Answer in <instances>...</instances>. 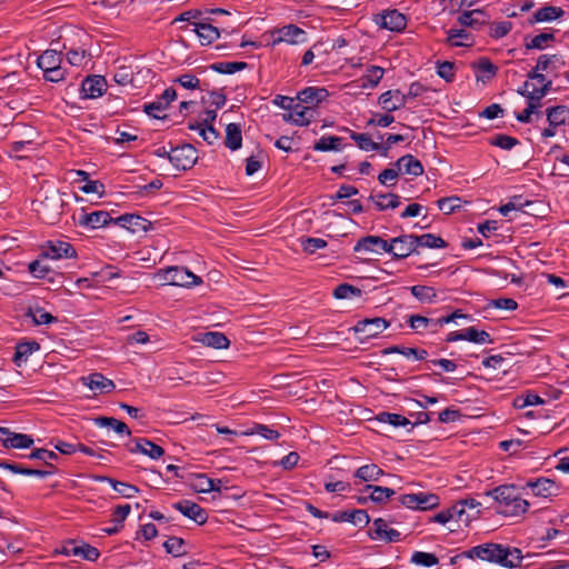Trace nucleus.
<instances>
[{"label": "nucleus", "instance_id": "nucleus-1", "mask_svg": "<svg viewBox=\"0 0 569 569\" xmlns=\"http://www.w3.org/2000/svg\"><path fill=\"white\" fill-rule=\"evenodd\" d=\"M462 556L469 559H481L509 569L520 567L523 558L520 549L493 542L475 546L463 551Z\"/></svg>", "mask_w": 569, "mask_h": 569}, {"label": "nucleus", "instance_id": "nucleus-2", "mask_svg": "<svg viewBox=\"0 0 569 569\" xmlns=\"http://www.w3.org/2000/svg\"><path fill=\"white\" fill-rule=\"evenodd\" d=\"M486 496L497 503L496 511L505 517H519L525 515L530 503L523 499L519 488L515 485H501L488 490Z\"/></svg>", "mask_w": 569, "mask_h": 569}, {"label": "nucleus", "instance_id": "nucleus-3", "mask_svg": "<svg viewBox=\"0 0 569 569\" xmlns=\"http://www.w3.org/2000/svg\"><path fill=\"white\" fill-rule=\"evenodd\" d=\"M162 284H170L177 287L198 286L202 282L201 278L184 267L173 266L166 269H160L156 273Z\"/></svg>", "mask_w": 569, "mask_h": 569}, {"label": "nucleus", "instance_id": "nucleus-4", "mask_svg": "<svg viewBox=\"0 0 569 569\" xmlns=\"http://www.w3.org/2000/svg\"><path fill=\"white\" fill-rule=\"evenodd\" d=\"M64 201L58 190L44 196V198L37 202V212L41 219L47 223L54 224L59 221L63 213Z\"/></svg>", "mask_w": 569, "mask_h": 569}, {"label": "nucleus", "instance_id": "nucleus-5", "mask_svg": "<svg viewBox=\"0 0 569 569\" xmlns=\"http://www.w3.org/2000/svg\"><path fill=\"white\" fill-rule=\"evenodd\" d=\"M401 506L412 510H431L439 506L440 499L436 493L419 491L416 493H405L399 497Z\"/></svg>", "mask_w": 569, "mask_h": 569}, {"label": "nucleus", "instance_id": "nucleus-6", "mask_svg": "<svg viewBox=\"0 0 569 569\" xmlns=\"http://www.w3.org/2000/svg\"><path fill=\"white\" fill-rule=\"evenodd\" d=\"M389 326V321L385 318L376 317L359 320L352 329L358 335L359 341L365 342L379 336Z\"/></svg>", "mask_w": 569, "mask_h": 569}, {"label": "nucleus", "instance_id": "nucleus-7", "mask_svg": "<svg viewBox=\"0 0 569 569\" xmlns=\"http://www.w3.org/2000/svg\"><path fill=\"white\" fill-rule=\"evenodd\" d=\"M198 160V150L190 143L170 149V162L178 170L191 169Z\"/></svg>", "mask_w": 569, "mask_h": 569}, {"label": "nucleus", "instance_id": "nucleus-8", "mask_svg": "<svg viewBox=\"0 0 569 569\" xmlns=\"http://www.w3.org/2000/svg\"><path fill=\"white\" fill-rule=\"evenodd\" d=\"M389 252L393 259H405L412 254L417 249L416 234H401L391 238L389 241Z\"/></svg>", "mask_w": 569, "mask_h": 569}, {"label": "nucleus", "instance_id": "nucleus-9", "mask_svg": "<svg viewBox=\"0 0 569 569\" xmlns=\"http://www.w3.org/2000/svg\"><path fill=\"white\" fill-rule=\"evenodd\" d=\"M40 257L52 260L72 259L77 257V251L73 246L67 241H48L42 247Z\"/></svg>", "mask_w": 569, "mask_h": 569}, {"label": "nucleus", "instance_id": "nucleus-10", "mask_svg": "<svg viewBox=\"0 0 569 569\" xmlns=\"http://www.w3.org/2000/svg\"><path fill=\"white\" fill-rule=\"evenodd\" d=\"M61 553L64 556L79 557L88 561H97L100 557V551L96 547L84 542L77 543L73 540L67 541L62 546Z\"/></svg>", "mask_w": 569, "mask_h": 569}, {"label": "nucleus", "instance_id": "nucleus-11", "mask_svg": "<svg viewBox=\"0 0 569 569\" xmlns=\"http://www.w3.org/2000/svg\"><path fill=\"white\" fill-rule=\"evenodd\" d=\"M273 34H278L277 38L273 39L272 44L276 46L280 42H287L289 44H299L305 43L307 41V32L296 24H287L282 28L277 29L272 32Z\"/></svg>", "mask_w": 569, "mask_h": 569}, {"label": "nucleus", "instance_id": "nucleus-12", "mask_svg": "<svg viewBox=\"0 0 569 569\" xmlns=\"http://www.w3.org/2000/svg\"><path fill=\"white\" fill-rule=\"evenodd\" d=\"M111 222L114 223V219L110 216L108 211L103 210L87 213L82 209L78 217V224L87 229L102 228Z\"/></svg>", "mask_w": 569, "mask_h": 569}, {"label": "nucleus", "instance_id": "nucleus-13", "mask_svg": "<svg viewBox=\"0 0 569 569\" xmlns=\"http://www.w3.org/2000/svg\"><path fill=\"white\" fill-rule=\"evenodd\" d=\"M389 250H390L389 241L385 240L383 238H381L379 236L362 237L356 242V244L353 247L355 252L366 251V252H373L377 254H380L382 252L388 253Z\"/></svg>", "mask_w": 569, "mask_h": 569}, {"label": "nucleus", "instance_id": "nucleus-14", "mask_svg": "<svg viewBox=\"0 0 569 569\" xmlns=\"http://www.w3.org/2000/svg\"><path fill=\"white\" fill-rule=\"evenodd\" d=\"M526 487L530 488L535 496L542 498L558 496L560 491V486L555 480L545 477L528 480Z\"/></svg>", "mask_w": 569, "mask_h": 569}, {"label": "nucleus", "instance_id": "nucleus-15", "mask_svg": "<svg viewBox=\"0 0 569 569\" xmlns=\"http://www.w3.org/2000/svg\"><path fill=\"white\" fill-rule=\"evenodd\" d=\"M172 507L180 511L184 517L193 520L198 525H203L208 520L207 511L198 503L190 500H180Z\"/></svg>", "mask_w": 569, "mask_h": 569}, {"label": "nucleus", "instance_id": "nucleus-16", "mask_svg": "<svg viewBox=\"0 0 569 569\" xmlns=\"http://www.w3.org/2000/svg\"><path fill=\"white\" fill-rule=\"evenodd\" d=\"M376 22L383 29L400 32L407 26V18L398 10H387L385 13L379 16Z\"/></svg>", "mask_w": 569, "mask_h": 569}, {"label": "nucleus", "instance_id": "nucleus-17", "mask_svg": "<svg viewBox=\"0 0 569 569\" xmlns=\"http://www.w3.org/2000/svg\"><path fill=\"white\" fill-rule=\"evenodd\" d=\"M457 22L461 27L480 30L483 26L489 23V16L480 9L463 11L457 18Z\"/></svg>", "mask_w": 569, "mask_h": 569}, {"label": "nucleus", "instance_id": "nucleus-18", "mask_svg": "<svg viewBox=\"0 0 569 569\" xmlns=\"http://www.w3.org/2000/svg\"><path fill=\"white\" fill-rule=\"evenodd\" d=\"M107 89V81L102 76H89L81 84V94L86 99L101 97Z\"/></svg>", "mask_w": 569, "mask_h": 569}, {"label": "nucleus", "instance_id": "nucleus-19", "mask_svg": "<svg viewBox=\"0 0 569 569\" xmlns=\"http://www.w3.org/2000/svg\"><path fill=\"white\" fill-rule=\"evenodd\" d=\"M369 536L373 540H383L386 542L400 541V532L396 529L388 528L387 521L382 518L373 520V529L370 530Z\"/></svg>", "mask_w": 569, "mask_h": 569}, {"label": "nucleus", "instance_id": "nucleus-20", "mask_svg": "<svg viewBox=\"0 0 569 569\" xmlns=\"http://www.w3.org/2000/svg\"><path fill=\"white\" fill-rule=\"evenodd\" d=\"M0 468L9 470L13 473H19L23 476H36L39 478H46L57 472V468L54 466H51L50 469H36L24 467L20 463L9 462L6 460L0 461Z\"/></svg>", "mask_w": 569, "mask_h": 569}, {"label": "nucleus", "instance_id": "nucleus-21", "mask_svg": "<svg viewBox=\"0 0 569 569\" xmlns=\"http://www.w3.org/2000/svg\"><path fill=\"white\" fill-rule=\"evenodd\" d=\"M330 519L335 522H350L355 526L365 527L370 522V517L363 509H355L351 511H337L331 515Z\"/></svg>", "mask_w": 569, "mask_h": 569}, {"label": "nucleus", "instance_id": "nucleus-22", "mask_svg": "<svg viewBox=\"0 0 569 569\" xmlns=\"http://www.w3.org/2000/svg\"><path fill=\"white\" fill-rule=\"evenodd\" d=\"M313 117V110L311 107L301 106V102L296 103V109H291V112L282 116L286 122L293 123L296 126L305 127L311 122Z\"/></svg>", "mask_w": 569, "mask_h": 569}, {"label": "nucleus", "instance_id": "nucleus-23", "mask_svg": "<svg viewBox=\"0 0 569 569\" xmlns=\"http://www.w3.org/2000/svg\"><path fill=\"white\" fill-rule=\"evenodd\" d=\"M379 104L387 112H393L406 106V97L400 90H388L380 94Z\"/></svg>", "mask_w": 569, "mask_h": 569}, {"label": "nucleus", "instance_id": "nucleus-24", "mask_svg": "<svg viewBox=\"0 0 569 569\" xmlns=\"http://www.w3.org/2000/svg\"><path fill=\"white\" fill-rule=\"evenodd\" d=\"M328 97L329 91L326 88L308 87L298 93L297 99L312 109L320 102L325 101Z\"/></svg>", "mask_w": 569, "mask_h": 569}, {"label": "nucleus", "instance_id": "nucleus-25", "mask_svg": "<svg viewBox=\"0 0 569 569\" xmlns=\"http://www.w3.org/2000/svg\"><path fill=\"white\" fill-rule=\"evenodd\" d=\"M116 224L128 228L131 232L147 231L151 222L147 219L132 213H126L114 219Z\"/></svg>", "mask_w": 569, "mask_h": 569}, {"label": "nucleus", "instance_id": "nucleus-26", "mask_svg": "<svg viewBox=\"0 0 569 569\" xmlns=\"http://www.w3.org/2000/svg\"><path fill=\"white\" fill-rule=\"evenodd\" d=\"M393 166L398 168L399 172L415 177L421 176L423 173L422 163L412 154H405L400 157Z\"/></svg>", "mask_w": 569, "mask_h": 569}, {"label": "nucleus", "instance_id": "nucleus-27", "mask_svg": "<svg viewBox=\"0 0 569 569\" xmlns=\"http://www.w3.org/2000/svg\"><path fill=\"white\" fill-rule=\"evenodd\" d=\"M192 31L197 33L202 46H209L220 37V31L209 22H193Z\"/></svg>", "mask_w": 569, "mask_h": 569}, {"label": "nucleus", "instance_id": "nucleus-28", "mask_svg": "<svg viewBox=\"0 0 569 569\" xmlns=\"http://www.w3.org/2000/svg\"><path fill=\"white\" fill-rule=\"evenodd\" d=\"M130 452H140L151 459H159L163 456L164 450L146 438H138L134 440V447L130 448Z\"/></svg>", "mask_w": 569, "mask_h": 569}, {"label": "nucleus", "instance_id": "nucleus-29", "mask_svg": "<svg viewBox=\"0 0 569 569\" xmlns=\"http://www.w3.org/2000/svg\"><path fill=\"white\" fill-rule=\"evenodd\" d=\"M83 383L92 391L110 392L114 389L112 380L106 378L102 373L94 372L82 378Z\"/></svg>", "mask_w": 569, "mask_h": 569}, {"label": "nucleus", "instance_id": "nucleus-30", "mask_svg": "<svg viewBox=\"0 0 569 569\" xmlns=\"http://www.w3.org/2000/svg\"><path fill=\"white\" fill-rule=\"evenodd\" d=\"M40 349V345L36 340L23 341L17 343L16 352L13 356V362L20 367L22 363H26L29 357Z\"/></svg>", "mask_w": 569, "mask_h": 569}, {"label": "nucleus", "instance_id": "nucleus-31", "mask_svg": "<svg viewBox=\"0 0 569 569\" xmlns=\"http://www.w3.org/2000/svg\"><path fill=\"white\" fill-rule=\"evenodd\" d=\"M473 37L471 33L462 29H449L447 31L446 43L451 47H468L473 44Z\"/></svg>", "mask_w": 569, "mask_h": 569}, {"label": "nucleus", "instance_id": "nucleus-32", "mask_svg": "<svg viewBox=\"0 0 569 569\" xmlns=\"http://www.w3.org/2000/svg\"><path fill=\"white\" fill-rule=\"evenodd\" d=\"M545 113L548 123L557 124L559 127L566 124L569 120V107L566 104L548 107Z\"/></svg>", "mask_w": 569, "mask_h": 569}, {"label": "nucleus", "instance_id": "nucleus-33", "mask_svg": "<svg viewBox=\"0 0 569 569\" xmlns=\"http://www.w3.org/2000/svg\"><path fill=\"white\" fill-rule=\"evenodd\" d=\"M369 199L375 202L379 211L395 209L400 204V197L396 193H371Z\"/></svg>", "mask_w": 569, "mask_h": 569}, {"label": "nucleus", "instance_id": "nucleus-34", "mask_svg": "<svg viewBox=\"0 0 569 569\" xmlns=\"http://www.w3.org/2000/svg\"><path fill=\"white\" fill-rule=\"evenodd\" d=\"M346 132L350 133V138L357 143V146L365 151H378L380 152L382 149V144L375 142L371 137L367 133H358L348 128L342 129Z\"/></svg>", "mask_w": 569, "mask_h": 569}, {"label": "nucleus", "instance_id": "nucleus-35", "mask_svg": "<svg viewBox=\"0 0 569 569\" xmlns=\"http://www.w3.org/2000/svg\"><path fill=\"white\" fill-rule=\"evenodd\" d=\"M62 62L61 52L57 50H46L41 56L37 59V66L42 70H50L59 67Z\"/></svg>", "mask_w": 569, "mask_h": 569}, {"label": "nucleus", "instance_id": "nucleus-36", "mask_svg": "<svg viewBox=\"0 0 569 569\" xmlns=\"http://www.w3.org/2000/svg\"><path fill=\"white\" fill-rule=\"evenodd\" d=\"M224 144L230 150L234 151L241 148L242 134L241 127L238 123H229L226 127Z\"/></svg>", "mask_w": 569, "mask_h": 569}, {"label": "nucleus", "instance_id": "nucleus-37", "mask_svg": "<svg viewBox=\"0 0 569 569\" xmlns=\"http://www.w3.org/2000/svg\"><path fill=\"white\" fill-rule=\"evenodd\" d=\"M563 14L565 11L559 7L545 6L533 13L531 23L552 21L562 17Z\"/></svg>", "mask_w": 569, "mask_h": 569}, {"label": "nucleus", "instance_id": "nucleus-38", "mask_svg": "<svg viewBox=\"0 0 569 569\" xmlns=\"http://www.w3.org/2000/svg\"><path fill=\"white\" fill-rule=\"evenodd\" d=\"M342 148V138L337 136H323L313 144V150L321 152L340 151Z\"/></svg>", "mask_w": 569, "mask_h": 569}, {"label": "nucleus", "instance_id": "nucleus-39", "mask_svg": "<svg viewBox=\"0 0 569 569\" xmlns=\"http://www.w3.org/2000/svg\"><path fill=\"white\" fill-rule=\"evenodd\" d=\"M383 475V470L375 463L361 466L355 472V477L365 482L378 481Z\"/></svg>", "mask_w": 569, "mask_h": 569}, {"label": "nucleus", "instance_id": "nucleus-40", "mask_svg": "<svg viewBox=\"0 0 569 569\" xmlns=\"http://www.w3.org/2000/svg\"><path fill=\"white\" fill-rule=\"evenodd\" d=\"M99 480L107 481L123 498H133L139 492V489L136 486L116 480L113 478L100 477Z\"/></svg>", "mask_w": 569, "mask_h": 569}, {"label": "nucleus", "instance_id": "nucleus-41", "mask_svg": "<svg viewBox=\"0 0 569 569\" xmlns=\"http://www.w3.org/2000/svg\"><path fill=\"white\" fill-rule=\"evenodd\" d=\"M94 425L100 428H104V427L112 428L117 433H120V435H126V436L131 435L129 427L124 422H122L113 417H97V418H94Z\"/></svg>", "mask_w": 569, "mask_h": 569}, {"label": "nucleus", "instance_id": "nucleus-42", "mask_svg": "<svg viewBox=\"0 0 569 569\" xmlns=\"http://www.w3.org/2000/svg\"><path fill=\"white\" fill-rule=\"evenodd\" d=\"M26 317L31 318L36 326L50 325L57 321L56 317L39 306L30 307L26 312Z\"/></svg>", "mask_w": 569, "mask_h": 569}, {"label": "nucleus", "instance_id": "nucleus-43", "mask_svg": "<svg viewBox=\"0 0 569 569\" xmlns=\"http://www.w3.org/2000/svg\"><path fill=\"white\" fill-rule=\"evenodd\" d=\"M201 341L204 346L214 349H227L230 345L229 339L222 332L217 331L206 332Z\"/></svg>", "mask_w": 569, "mask_h": 569}, {"label": "nucleus", "instance_id": "nucleus-44", "mask_svg": "<svg viewBox=\"0 0 569 569\" xmlns=\"http://www.w3.org/2000/svg\"><path fill=\"white\" fill-rule=\"evenodd\" d=\"M416 243L418 247H426L430 249H443L448 247V243L440 237L433 233H423L421 236L416 234Z\"/></svg>", "mask_w": 569, "mask_h": 569}, {"label": "nucleus", "instance_id": "nucleus-45", "mask_svg": "<svg viewBox=\"0 0 569 569\" xmlns=\"http://www.w3.org/2000/svg\"><path fill=\"white\" fill-rule=\"evenodd\" d=\"M247 67L248 63L242 61H221L212 63L210 69L222 74H233L244 70Z\"/></svg>", "mask_w": 569, "mask_h": 569}, {"label": "nucleus", "instance_id": "nucleus-46", "mask_svg": "<svg viewBox=\"0 0 569 569\" xmlns=\"http://www.w3.org/2000/svg\"><path fill=\"white\" fill-rule=\"evenodd\" d=\"M363 490L371 491L369 498L375 503H382L396 493V491L391 488L373 485H367Z\"/></svg>", "mask_w": 569, "mask_h": 569}, {"label": "nucleus", "instance_id": "nucleus-47", "mask_svg": "<svg viewBox=\"0 0 569 569\" xmlns=\"http://www.w3.org/2000/svg\"><path fill=\"white\" fill-rule=\"evenodd\" d=\"M472 67L483 76L477 74V80L486 81L493 78L498 71V68L488 59L480 58L477 62L472 63Z\"/></svg>", "mask_w": 569, "mask_h": 569}, {"label": "nucleus", "instance_id": "nucleus-48", "mask_svg": "<svg viewBox=\"0 0 569 569\" xmlns=\"http://www.w3.org/2000/svg\"><path fill=\"white\" fill-rule=\"evenodd\" d=\"M555 40V34L552 32H541L532 38H525V47L527 50H543L547 48V43L549 41Z\"/></svg>", "mask_w": 569, "mask_h": 569}, {"label": "nucleus", "instance_id": "nucleus-49", "mask_svg": "<svg viewBox=\"0 0 569 569\" xmlns=\"http://www.w3.org/2000/svg\"><path fill=\"white\" fill-rule=\"evenodd\" d=\"M411 295L423 303H431L437 298V292L435 288L422 286V284H416L410 288Z\"/></svg>", "mask_w": 569, "mask_h": 569}, {"label": "nucleus", "instance_id": "nucleus-50", "mask_svg": "<svg viewBox=\"0 0 569 569\" xmlns=\"http://www.w3.org/2000/svg\"><path fill=\"white\" fill-rule=\"evenodd\" d=\"M191 487L193 488L194 491L200 493H208L218 489V487H214L213 479L209 478L204 473L194 475L193 481L191 482Z\"/></svg>", "mask_w": 569, "mask_h": 569}, {"label": "nucleus", "instance_id": "nucleus-51", "mask_svg": "<svg viewBox=\"0 0 569 569\" xmlns=\"http://www.w3.org/2000/svg\"><path fill=\"white\" fill-rule=\"evenodd\" d=\"M465 330L466 340L469 342L485 345L492 343L493 339L490 333L485 330H478L476 327H468Z\"/></svg>", "mask_w": 569, "mask_h": 569}, {"label": "nucleus", "instance_id": "nucleus-52", "mask_svg": "<svg viewBox=\"0 0 569 569\" xmlns=\"http://www.w3.org/2000/svg\"><path fill=\"white\" fill-rule=\"evenodd\" d=\"M565 66L563 59L558 54H542L537 60V69L548 71Z\"/></svg>", "mask_w": 569, "mask_h": 569}, {"label": "nucleus", "instance_id": "nucleus-53", "mask_svg": "<svg viewBox=\"0 0 569 569\" xmlns=\"http://www.w3.org/2000/svg\"><path fill=\"white\" fill-rule=\"evenodd\" d=\"M385 70L378 66H371L367 73L362 77V88H375L381 78L383 77Z\"/></svg>", "mask_w": 569, "mask_h": 569}, {"label": "nucleus", "instance_id": "nucleus-54", "mask_svg": "<svg viewBox=\"0 0 569 569\" xmlns=\"http://www.w3.org/2000/svg\"><path fill=\"white\" fill-rule=\"evenodd\" d=\"M377 420L379 422L389 423L393 427H406L411 423L405 416L387 411L380 412L377 416Z\"/></svg>", "mask_w": 569, "mask_h": 569}, {"label": "nucleus", "instance_id": "nucleus-55", "mask_svg": "<svg viewBox=\"0 0 569 569\" xmlns=\"http://www.w3.org/2000/svg\"><path fill=\"white\" fill-rule=\"evenodd\" d=\"M184 540L178 537H170L168 540L163 542V548L166 551L173 557H180L187 553L184 549Z\"/></svg>", "mask_w": 569, "mask_h": 569}, {"label": "nucleus", "instance_id": "nucleus-56", "mask_svg": "<svg viewBox=\"0 0 569 569\" xmlns=\"http://www.w3.org/2000/svg\"><path fill=\"white\" fill-rule=\"evenodd\" d=\"M361 293L362 291L360 288L349 283H341L333 290V297L336 299H350L353 297H360Z\"/></svg>", "mask_w": 569, "mask_h": 569}, {"label": "nucleus", "instance_id": "nucleus-57", "mask_svg": "<svg viewBox=\"0 0 569 569\" xmlns=\"http://www.w3.org/2000/svg\"><path fill=\"white\" fill-rule=\"evenodd\" d=\"M119 277H120V271L118 268H116L113 266H106L101 270L92 273V279L97 283L109 282Z\"/></svg>", "mask_w": 569, "mask_h": 569}, {"label": "nucleus", "instance_id": "nucleus-58", "mask_svg": "<svg viewBox=\"0 0 569 569\" xmlns=\"http://www.w3.org/2000/svg\"><path fill=\"white\" fill-rule=\"evenodd\" d=\"M7 448L27 449L33 445V439L29 435L12 432L11 437L7 439Z\"/></svg>", "mask_w": 569, "mask_h": 569}, {"label": "nucleus", "instance_id": "nucleus-59", "mask_svg": "<svg viewBox=\"0 0 569 569\" xmlns=\"http://www.w3.org/2000/svg\"><path fill=\"white\" fill-rule=\"evenodd\" d=\"M408 325L413 330L426 329L432 332V329L435 328V319L427 318L421 315H411L408 318Z\"/></svg>", "mask_w": 569, "mask_h": 569}, {"label": "nucleus", "instance_id": "nucleus-60", "mask_svg": "<svg viewBox=\"0 0 569 569\" xmlns=\"http://www.w3.org/2000/svg\"><path fill=\"white\" fill-rule=\"evenodd\" d=\"M29 459L40 460L44 465V469H50L53 460L58 459V455L54 451H50L43 448L34 449L29 456Z\"/></svg>", "mask_w": 569, "mask_h": 569}, {"label": "nucleus", "instance_id": "nucleus-61", "mask_svg": "<svg viewBox=\"0 0 569 569\" xmlns=\"http://www.w3.org/2000/svg\"><path fill=\"white\" fill-rule=\"evenodd\" d=\"M488 26V33L493 39H501L506 37L512 29V23L510 21L489 22Z\"/></svg>", "mask_w": 569, "mask_h": 569}, {"label": "nucleus", "instance_id": "nucleus-62", "mask_svg": "<svg viewBox=\"0 0 569 569\" xmlns=\"http://www.w3.org/2000/svg\"><path fill=\"white\" fill-rule=\"evenodd\" d=\"M167 108L168 106L166 104V101H162L159 97L157 100L143 104V111L156 119H164L166 116H161L160 113Z\"/></svg>", "mask_w": 569, "mask_h": 569}, {"label": "nucleus", "instance_id": "nucleus-63", "mask_svg": "<svg viewBox=\"0 0 569 569\" xmlns=\"http://www.w3.org/2000/svg\"><path fill=\"white\" fill-rule=\"evenodd\" d=\"M411 562L423 567H432L436 566L439 560L433 553L415 551L411 556Z\"/></svg>", "mask_w": 569, "mask_h": 569}, {"label": "nucleus", "instance_id": "nucleus-64", "mask_svg": "<svg viewBox=\"0 0 569 569\" xmlns=\"http://www.w3.org/2000/svg\"><path fill=\"white\" fill-rule=\"evenodd\" d=\"M519 140L515 137L507 134H496L490 139V144L499 147L503 150H511L513 147L519 144Z\"/></svg>", "mask_w": 569, "mask_h": 569}]
</instances>
